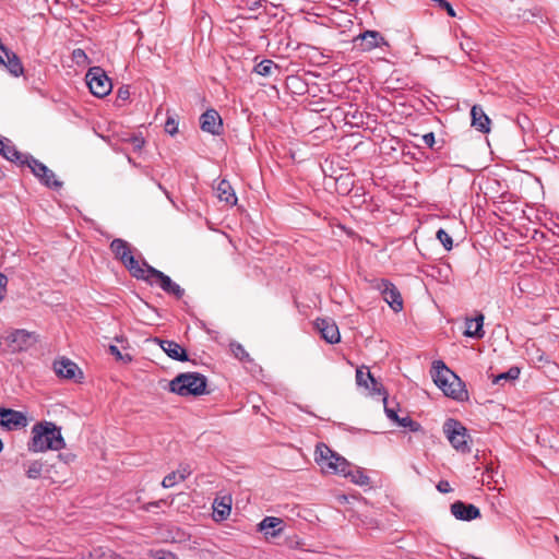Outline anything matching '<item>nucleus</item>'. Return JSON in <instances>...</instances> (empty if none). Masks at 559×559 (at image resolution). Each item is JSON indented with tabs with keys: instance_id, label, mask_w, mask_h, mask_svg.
Instances as JSON below:
<instances>
[{
	"instance_id": "8fccbe9b",
	"label": "nucleus",
	"mask_w": 559,
	"mask_h": 559,
	"mask_svg": "<svg viewBox=\"0 0 559 559\" xmlns=\"http://www.w3.org/2000/svg\"><path fill=\"white\" fill-rule=\"evenodd\" d=\"M4 177V173L2 171V169L0 168V180L3 179Z\"/></svg>"
},
{
	"instance_id": "423d86ee",
	"label": "nucleus",
	"mask_w": 559,
	"mask_h": 559,
	"mask_svg": "<svg viewBox=\"0 0 559 559\" xmlns=\"http://www.w3.org/2000/svg\"><path fill=\"white\" fill-rule=\"evenodd\" d=\"M141 280L147 282L150 285H158L166 294L173 295L177 299L182 298L185 295V289L173 282L168 275L148 264H145L144 278Z\"/></svg>"
},
{
	"instance_id": "a211bd4d",
	"label": "nucleus",
	"mask_w": 559,
	"mask_h": 559,
	"mask_svg": "<svg viewBox=\"0 0 559 559\" xmlns=\"http://www.w3.org/2000/svg\"><path fill=\"white\" fill-rule=\"evenodd\" d=\"M0 154L8 160L19 163L21 165H25V157L31 156L29 154H22L19 152L15 145H13L12 142L4 136H0Z\"/></svg>"
},
{
	"instance_id": "2f4dec72",
	"label": "nucleus",
	"mask_w": 559,
	"mask_h": 559,
	"mask_svg": "<svg viewBox=\"0 0 559 559\" xmlns=\"http://www.w3.org/2000/svg\"><path fill=\"white\" fill-rule=\"evenodd\" d=\"M167 115L164 130L166 133L175 135L178 132V121L174 115H169V111H167Z\"/></svg>"
},
{
	"instance_id": "a19ab883",
	"label": "nucleus",
	"mask_w": 559,
	"mask_h": 559,
	"mask_svg": "<svg viewBox=\"0 0 559 559\" xmlns=\"http://www.w3.org/2000/svg\"><path fill=\"white\" fill-rule=\"evenodd\" d=\"M169 504H170V502H168L166 499H159L157 501L145 503L142 507V510L148 512L152 510V508H159L160 506H169Z\"/></svg>"
},
{
	"instance_id": "58836bf2",
	"label": "nucleus",
	"mask_w": 559,
	"mask_h": 559,
	"mask_svg": "<svg viewBox=\"0 0 559 559\" xmlns=\"http://www.w3.org/2000/svg\"><path fill=\"white\" fill-rule=\"evenodd\" d=\"M432 1L436 2L439 8L445 10L450 16H452V17L456 16V13H455L453 7L447 0H432Z\"/></svg>"
},
{
	"instance_id": "f8f14e48",
	"label": "nucleus",
	"mask_w": 559,
	"mask_h": 559,
	"mask_svg": "<svg viewBox=\"0 0 559 559\" xmlns=\"http://www.w3.org/2000/svg\"><path fill=\"white\" fill-rule=\"evenodd\" d=\"M356 382L359 386H364L370 391L371 394H384V386L379 382L370 372V370L361 366L356 370Z\"/></svg>"
},
{
	"instance_id": "72a5a7b5",
	"label": "nucleus",
	"mask_w": 559,
	"mask_h": 559,
	"mask_svg": "<svg viewBox=\"0 0 559 559\" xmlns=\"http://www.w3.org/2000/svg\"><path fill=\"white\" fill-rule=\"evenodd\" d=\"M437 239L442 243L445 250L450 251L453 246L452 237L442 228L437 231Z\"/></svg>"
},
{
	"instance_id": "dca6fc26",
	"label": "nucleus",
	"mask_w": 559,
	"mask_h": 559,
	"mask_svg": "<svg viewBox=\"0 0 559 559\" xmlns=\"http://www.w3.org/2000/svg\"><path fill=\"white\" fill-rule=\"evenodd\" d=\"M316 326L321 333V336L330 344H336L341 340L338 326L336 323L328 318L317 319Z\"/></svg>"
},
{
	"instance_id": "864d4df0",
	"label": "nucleus",
	"mask_w": 559,
	"mask_h": 559,
	"mask_svg": "<svg viewBox=\"0 0 559 559\" xmlns=\"http://www.w3.org/2000/svg\"><path fill=\"white\" fill-rule=\"evenodd\" d=\"M349 1H350V2H356V3H357V2H359V0H349Z\"/></svg>"
},
{
	"instance_id": "c85d7f7f",
	"label": "nucleus",
	"mask_w": 559,
	"mask_h": 559,
	"mask_svg": "<svg viewBox=\"0 0 559 559\" xmlns=\"http://www.w3.org/2000/svg\"><path fill=\"white\" fill-rule=\"evenodd\" d=\"M520 376V368L511 367L508 371L496 376L492 380L493 384H499L501 381H514Z\"/></svg>"
},
{
	"instance_id": "4be33fe9",
	"label": "nucleus",
	"mask_w": 559,
	"mask_h": 559,
	"mask_svg": "<svg viewBox=\"0 0 559 559\" xmlns=\"http://www.w3.org/2000/svg\"><path fill=\"white\" fill-rule=\"evenodd\" d=\"M471 117H472V126L483 132L487 133L490 130V119L485 114L483 108L480 106H473L471 109Z\"/></svg>"
},
{
	"instance_id": "ddd939ff",
	"label": "nucleus",
	"mask_w": 559,
	"mask_h": 559,
	"mask_svg": "<svg viewBox=\"0 0 559 559\" xmlns=\"http://www.w3.org/2000/svg\"><path fill=\"white\" fill-rule=\"evenodd\" d=\"M0 425L9 430H14L25 427L27 418L22 412L0 407Z\"/></svg>"
},
{
	"instance_id": "f03ea898",
	"label": "nucleus",
	"mask_w": 559,
	"mask_h": 559,
	"mask_svg": "<svg viewBox=\"0 0 559 559\" xmlns=\"http://www.w3.org/2000/svg\"><path fill=\"white\" fill-rule=\"evenodd\" d=\"M432 378L444 395L454 400H463L466 396L467 392L463 381L443 361L437 360L433 362Z\"/></svg>"
},
{
	"instance_id": "ea45409f",
	"label": "nucleus",
	"mask_w": 559,
	"mask_h": 559,
	"mask_svg": "<svg viewBox=\"0 0 559 559\" xmlns=\"http://www.w3.org/2000/svg\"><path fill=\"white\" fill-rule=\"evenodd\" d=\"M437 273H438V276L443 281V282H449L450 281V274H451V267L449 264H444L440 267L437 269Z\"/></svg>"
},
{
	"instance_id": "09e8293b",
	"label": "nucleus",
	"mask_w": 559,
	"mask_h": 559,
	"mask_svg": "<svg viewBox=\"0 0 559 559\" xmlns=\"http://www.w3.org/2000/svg\"><path fill=\"white\" fill-rule=\"evenodd\" d=\"M158 188L165 192V194L167 195V198H168V199H170V197H169L168 192H167V191H166V189L162 186V183H158Z\"/></svg>"
},
{
	"instance_id": "7c9ffc66",
	"label": "nucleus",
	"mask_w": 559,
	"mask_h": 559,
	"mask_svg": "<svg viewBox=\"0 0 559 559\" xmlns=\"http://www.w3.org/2000/svg\"><path fill=\"white\" fill-rule=\"evenodd\" d=\"M397 425L401 427L408 428L413 432L421 430V425L413 420L409 416H405L399 419Z\"/></svg>"
},
{
	"instance_id": "39448f33",
	"label": "nucleus",
	"mask_w": 559,
	"mask_h": 559,
	"mask_svg": "<svg viewBox=\"0 0 559 559\" xmlns=\"http://www.w3.org/2000/svg\"><path fill=\"white\" fill-rule=\"evenodd\" d=\"M110 250L112 251L115 258L129 270L133 277L138 280L144 278V269L145 264L147 263H140L135 260L129 242L123 239L116 238L110 243Z\"/></svg>"
},
{
	"instance_id": "6e6552de",
	"label": "nucleus",
	"mask_w": 559,
	"mask_h": 559,
	"mask_svg": "<svg viewBox=\"0 0 559 559\" xmlns=\"http://www.w3.org/2000/svg\"><path fill=\"white\" fill-rule=\"evenodd\" d=\"M85 80L91 93L96 97H105L111 92V80L100 67L90 68Z\"/></svg>"
},
{
	"instance_id": "20e7f679",
	"label": "nucleus",
	"mask_w": 559,
	"mask_h": 559,
	"mask_svg": "<svg viewBox=\"0 0 559 559\" xmlns=\"http://www.w3.org/2000/svg\"><path fill=\"white\" fill-rule=\"evenodd\" d=\"M314 461L324 474L340 475L348 468V461L324 443H318Z\"/></svg>"
},
{
	"instance_id": "79ce46f5",
	"label": "nucleus",
	"mask_w": 559,
	"mask_h": 559,
	"mask_svg": "<svg viewBox=\"0 0 559 559\" xmlns=\"http://www.w3.org/2000/svg\"><path fill=\"white\" fill-rule=\"evenodd\" d=\"M129 98H130L129 86L123 85V86L119 87V90L117 91V99L121 100V102H127V100H129Z\"/></svg>"
},
{
	"instance_id": "2eb2a0df",
	"label": "nucleus",
	"mask_w": 559,
	"mask_h": 559,
	"mask_svg": "<svg viewBox=\"0 0 559 559\" xmlns=\"http://www.w3.org/2000/svg\"><path fill=\"white\" fill-rule=\"evenodd\" d=\"M200 127L202 131L217 135L222 132L223 121L215 109H207L200 117Z\"/></svg>"
},
{
	"instance_id": "aec40b11",
	"label": "nucleus",
	"mask_w": 559,
	"mask_h": 559,
	"mask_svg": "<svg viewBox=\"0 0 559 559\" xmlns=\"http://www.w3.org/2000/svg\"><path fill=\"white\" fill-rule=\"evenodd\" d=\"M0 50L4 53L5 60L2 66L10 72V74L14 76H20L24 72L23 64L19 58V56L9 50L1 41H0Z\"/></svg>"
},
{
	"instance_id": "9d476101",
	"label": "nucleus",
	"mask_w": 559,
	"mask_h": 559,
	"mask_svg": "<svg viewBox=\"0 0 559 559\" xmlns=\"http://www.w3.org/2000/svg\"><path fill=\"white\" fill-rule=\"evenodd\" d=\"M371 285L380 292L383 299L395 312L403 309L402 296L393 283L384 278H376L371 282Z\"/></svg>"
},
{
	"instance_id": "37998d69",
	"label": "nucleus",
	"mask_w": 559,
	"mask_h": 559,
	"mask_svg": "<svg viewBox=\"0 0 559 559\" xmlns=\"http://www.w3.org/2000/svg\"><path fill=\"white\" fill-rule=\"evenodd\" d=\"M7 285H8V277L0 273V301L3 299L4 297V294H5V288H7Z\"/></svg>"
},
{
	"instance_id": "e433bc0d",
	"label": "nucleus",
	"mask_w": 559,
	"mask_h": 559,
	"mask_svg": "<svg viewBox=\"0 0 559 559\" xmlns=\"http://www.w3.org/2000/svg\"><path fill=\"white\" fill-rule=\"evenodd\" d=\"M151 556L154 559H177V556L174 552L166 549L151 550Z\"/></svg>"
},
{
	"instance_id": "f3484780",
	"label": "nucleus",
	"mask_w": 559,
	"mask_h": 559,
	"mask_svg": "<svg viewBox=\"0 0 559 559\" xmlns=\"http://www.w3.org/2000/svg\"><path fill=\"white\" fill-rule=\"evenodd\" d=\"M451 513L461 521H472L480 516V511L476 506L462 501H455L451 504Z\"/></svg>"
},
{
	"instance_id": "4468645a",
	"label": "nucleus",
	"mask_w": 559,
	"mask_h": 559,
	"mask_svg": "<svg viewBox=\"0 0 559 559\" xmlns=\"http://www.w3.org/2000/svg\"><path fill=\"white\" fill-rule=\"evenodd\" d=\"M53 370L59 378L67 380L82 379L83 373L78 365L69 358H61L53 362Z\"/></svg>"
},
{
	"instance_id": "c03bdc74",
	"label": "nucleus",
	"mask_w": 559,
	"mask_h": 559,
	"mask_svg": "<svg viewBox=\"0 0 559 559\" xmlns=\"http://www.w3.org/2000/svg\"><path fill=\"white\" fill-rule=\"evenodd\" d=\"M437 489L442 493H448V492L452 491V488L448 480H440L437 485Z\"/></svg>"
},
{
	"instance_id": "412c9836",
	"label": "nucleus",
	"mask_w": 559,
	"mask_h": 559,
	"mask_svg": "<svg viewBox=\"0 0 559 559\" xmlns=\"http://www.w3.org/2000/svg\"><path fill=\"white\" fill-rule=\"evenodd\" d=\"M192 473L189 464H180L178 469L166 475L162 481L164 488H171L177 483L183 481Z\"/></svg>"
},
{
	"instance_id": "cd10ccee",
	"label": "nucleus",
	"mask_w": 559,
	"mask_h": 559,
	"mask_svg": "<svg viewBox=\"0 0 559 559\" xmlns=\"http://www.w3.org/2000/svg\"><path fill=\"white\" fill-rule=\"evenodd\" d=\"M26 476L31 479L40 477L44 464L40 461H31L24 464Z\"/></svg>"
},
{
	"instance_id": "f257e3e1",
	"label": "nucleus",
	"mask_w": 559,
	"mask_h": 559,
	"mask_svg": "<svg viewBox=\"0 0 559 559\" xmlns=\"http://www.w3.org/2000/svg\"><path fill=\"white\" fill-rule=\"evenodd\" d=\"M66 447L61 428L52 421H40L33 426L32 438L27 444L31 452L58 451Z\"/></svg>"
},
{
	"instance_id": "3c124183",
	"label": "nucleus",
	"mask_w": 559,
	"mask_h": 559,
	"mask_svg": "<svg viewBox=\"0 0 559 559\" xmlns=\"http://www.w3.org/2000/svg\"><path fill=\"white\" fill-rule=\"evenodd\" d=\"M3 450V442L2 440L0 439V452Z\"/></svg>"
},
{
	"instance_id": "393cba45",
	"label": "nucleus",
	"mask_w": 559,
	"mask_h": 559,
	"mask_svg": "<svg viewBox=\"0 0 559 559\" xmlns=\"http://www.w3.org/2000/svg\"><path fill=\"white\" fill-rule=\"evenodd\" d=\"M484 316L478 314L476 318L466 320L465 335L474 338H481L484 336L483 331Z\"/></svg>"
},
{
	"instance_id": "de8ad7c7",
	"label": "nucleus",
	"mask_w": 559,
	"mask_h": 559,
	"mask_svg": "<svg viewBox=\"0 0 559 559\" xmlns=\"http://www.w3.org/2000/svg\"><path fill=\"white\" fill-rule=\"evenodd\" d=\"M58 457L64 460L66 463H69L71 461H73L74 455H72V454H66V455L59 454Z\"/></svg>"
},
{
	"instance_id": "4c0bfd02",
	"label": "nucleus",
	"mask_w": 559,
	"mask_h": 559,
	"mask_svg": "<svg viewBox=\"0 0 559 559\" xmlns=\"http://www.w3.org/2000/svg\"><path fill=\"white\" fill-rule=\"evenodd\" d=\"M33 338V334L25 330H17L13 334V342H21L23 344H27Z\"/></svg>"
},
{
	"instance_id": "9b49d317",
	"label": "nucleus",
	"mask_w": 559,
	"mask_h": 559,
	"mask_svg": "<svg viewBox=\"0 0 559 559\" xmlns=\"http://www.w3.org/2000/svg\"><path fill=\"white\" fill-rule=\"evenodd\" d=\"M353 43L361 51H370L377 47L389 45L386 39L377 31H366L354 37Z\"/></svg>"
},
{
	"instance_id": "0eeeda50",
	"label": "nucleus",
	"mask_w": 559,
	"mask_h": 559,
	"mask_svg": "<svg viewBox=\"0 0 559 559\" xmlns=\"http://www.w3.org/2000/svg\"><path fill=\"white\" fill-rule=\"evenodd\" d=\"M443 432L455 450L462 453H468L471 451L468 444L469 435L467 433V429L459 420L453 418L448 419L443 425Z\"/></svg>"
},
{
	"instance_id": "f704fd0d",
	"label": "nucleus",
	"mask_w": 559,
	"mask_h": 559,
	"mask_svg": "<svg viewBox=\"0 0 559 559\" xmlns=\"http://www.w3.org/2000/svg\"><path fill=\"white\" fill-rule=\"evenodd\" d=\"M382 396L383 403H384V412L389 419L397 423L401 417L397 415V411L394 407H390L388 404V395L386 391L384 390V394H380Z\"/></svg>"
},
{
	"instance_id": "b1692460",
	"label": "nucleus",
	"mask_w": 559,
	"mask_h": 559,
	"mask_svg": "<svg viewBox=\"0 0 559 559\" xmlns=\"http://www.w3.org/2000/svg\"><path fill=\"white\" fill-rule=\"evenodd\" d=\"M342 476L349 478L352 483L359 486H367L370 483L369 476L361 467L355 466L348 462V468L343 472Z\"/></svg>"
},
{
	"instance_id": "7ed1b4c3",
	"label": "nucleus",
	"mask_w": 559,
	"mask_h": 559,
	"mask_svg": "<svg viewBox=\"0 0 559 559\" xmlns=\"http://www.w3.org/2000/svg\"><path fill=\"white\" fill-rule=\"evenodd\" d=\"M207 379L199 372H185L175 377L169 382V391L180 396H200L205 393Z\"/></svg>"
},
{
	"instance_id": "5701e85b",
	"label": "nucleus",
	"mask_w": 559,
	"mask_h": 559,
	"mask_svg": "<svg viewBox=\"0 0 559 559\" xmlns=\"http://www.w3.org/2000/svg\"><path fill=\"white\" fill-rule=\"evenodd\" d=\"M215 190H216V194H217V198L219 199V201H223L226 204L231 205V206L237 203L236 193H235L231 185L229 183V181L222 179L217 183Z\"/></svg>"
},
{
	"instance_id": "bb28decb",
	"label": "nucleus",
	"mask_w": 559,
	"mask_h": 559,
	"mask_svg": "<svg viewBox=\"0 0 559 559\" xmlns=\"http://www.w3.org/2000/svg\"><path fill=\"white\" fill-rule=\"evenodd\" d=\"M280 71V67L271 59H263L253 68V72L267 78Z\"/></svg>"
},
{
	"instance_id": "473e14b6",
	"label": "nucleus",
	"mask_w": 559,
	"mask_h": 559,
	"mask_svg": "<svg viewBox=\"0 0 559 559\" xmlns=\"http://www.w3.org/2000/svg\"><path fill=\"white\" fill-rule=\"evenodd\" d=\"M282 524V520L274 516H266L259 524L261 531H267L269 528L275 530Z\"/></svg>"
},
{
	"instance_id": "603ef678",
	"label": "nucleus",
	"mask_w": 559,
	"mask_h": 559,
	"mask_svg": "<svg viewBox=\"0 0 559 559\" xmlns=\"http://www.w3.org/2000/svg\"><path fill=\"white\" fill-rule=\"evenodd\" d=\"M280 531H281V528H278L277 531H274V532L272 533V535H274V536H275V535H277Z\"/></svg>"
},
{
	"instance_id": "6ab92c4d",
	"label": "nucleus",
	"mask_w": 559,
	"mask_h": 559,
	"mask_svg": "<svg viewBox=\"0 0 559 559\" xmlns=\"http://www.w3.org/2000/svg\"><path fill=\"white\" fill-rule=\"evenodd\" d=\"M167 356L174 360L188 361L189 357L186 349L175 341L155 340Z\"/></svg>"
},
{
	"instance_id": "c756f323",
	"label": "nucleus",
	"mask_w": 559,
	"mask_h": 559,
	"mask_svg": "<svg viewBox=\"0 0 559 559\" xmlns=\"http://www.w3.org/2000/svg\"><path fill=\"white\" fill-rule=\"evenodd\" d=\"M230 352L233 355L239 359L240 361H252L247 350L243 348V346L240 343L231 342L229 344Z\"/></svg>"
},
{
	"instance_id": "49530a36",
	"label": "nucleus",
	"mask_w": 559,
	"mask_h": 559,
	"mask_svg": "<svg viewBox=\"0 0 559 559\" xmlns=\"http://www.w3.org/2000/svg\"><path fill=\"white\" fill-rule=\"evenodd\" d=\"M73 58L79 62L81 59L86 60L87 56L85 51L81 48L74 49L72 53Z\"/></svg>"
},
{
	"instance_id": "a18cd8bd",
	"label": "nucleus",
	"mask_w": 559,
	"mask_h": 559,
	"mask_svg": "<svg viewBox=\"0 0 559 559\" xmlns=\"http://www.w3.org/2000/svg\"><path fill=\"white\" fill-rule=\"evenodd\" d=\"M423 142L425 143V145H427L428 147H432L436 143V140H435V134L432 132H429V133H426L423 135Z\"/></svg>"
},
{
	"instance_id": "1a4fd4ad",
	"label": "nucleus",
	"mask_w": 559,
	"mask_h": 559,
	"mask_svg": "<svg viewBox=\"0 0 559 559\" xmlns=\"http://www.w3.org/2000/svg\"><path fill=\"white\" fill-rule=\"evenodd\" d=\"M24 162H26L25 165L29 167L33 175L36 178H38L41 185L51 189L61 188L62 182L56 179L55 173L51 169H49L45 164L34 158L32 155L25 157Z\"/></svg>"
},
{
	"instance_id": "a878e982",
	"label": "nucleus",
	"mask_w": 559,
	"mask_h": 559,
	"mask_svg": "<svg viewBox=\"0 0 559 559\" xmlns=\"http://www.w3.org/2000/svg\"><path fill=\"white\" fill-rule=\"evenodd\" d=\"M230 498L224 497L221 500L215 499L213 503V514L216 521H223L230 514Z\"/></svg>"
},
{
	"instance_id": "c9c22d12",
	"label": "nucleus",
	"mask_w": 559,
	"mask_h": 559,
	"mask_svg": "<svg viewBox=\"0 0 559 559\" xmlns=\"http://www.w3.org/2000/svg\"><path fill=\"white\" fill-rule=\"evenodd\" d=\"M108 350L117 360L123 362H130L132 360V357L129 354L123 355L116 345H109Z\"/></svg>"
}]
</instances>
